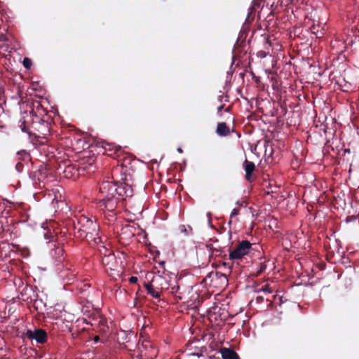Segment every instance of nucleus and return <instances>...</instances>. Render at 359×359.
<instances>
[{
    "mask_svg": "<svg viewBox=\"0 0 359 359\" xmlns=\"http://www.w3.org/2000/svg\"><path fill=\"white\" fill-rule=\"evenodd\" d=\"M99 199L97 206L109 224L116 219L120 203L126 206L127 198L133 196V187L126 182L104 181L100 185Z\"/></svg>",
    "mask_w": 359,
    "mask_h": 359,
    "instance_id": "nucleus-1",
    "label": "nucleus"
},
{
    "mask_svg": "<svg viewBox=\"0 0 359 359\" xmlns=\"http://www.w3.org/2000/svg\"><path fill=\"white\" fill-rule=\"evenodd\" d=\"M78 224L80 226L78 229L80 237L85 238L88 242H93L98 244L102 242L101 237L99 236V225L95 221L81 215L78 219Z\"/></svg>",
    "mask_w": 359,
    "mask_h": 359,
    "instance_id": "nucleus-2",
    "label": "nucleus"
},
{
    "mask_svg": "<svg viewBox=\"0 0 359 359\" xmlns=\"http://www.w3.org/2000/svg\"><path fill=\"white\" fill-rule=\"evenodd\" d=\"M102 248L104 252L102 250H100V251L103 255L102 263L105 271L113 278L120 276L123 271L121 258L116 257L111 250L104 246H102Z\"/></svg>",
    "mask_w": 359,
    "mask_h": 359,
    "instance_id": "nucleus-3",
    "label": "nucleus"
},
{
    "mask_svg": "<svg viewBox=\"0 0 359 359\" xmlns=\"http://www.w3.org/2000/svg\"><path fill=\"white\" fill-rule=\"evenodd\" d=\"M252 249V244L247 240L238 243L234 250L230 251L229 259L232 260L241 259L247 255Z\"/></svg>",
    "mask_w": 359,
    "mask_h": 359,
    "instance_id": "nucleus-4",
    "label": "nucleus"
},
{
    "mask_svg": "<svg viewBox=\"0 0 359 359\" xmlns=\"http://www.w3.org/2000/svg\"><path fill=\"white\" fill-rule=\"evenodd\" d=\"M191 290V287H181L180 285L177 283L170 287V293H171L176 300H180L183 303L189 302V294Z\"/></svg>",
    "mask_w": 359,
    "mask_h": 359,
    "instance_id": "nucleus-5",
    "label": "nucleus"
},
{
    "mask_svg": "<svg viewBox=\"0 0 359 359\" xmlns=\"http://www.w3.org/2000/svg\"><path fill=\"white\" fill-rule=\"evenodd\" d=\"M151 282L153 284L152 287H156V289L158 290L160 293H162L163 290H169L170 291V287L172 285H170L166 279L160 275L154 276Z\"/></svg>",
    "mask_w": 359,
    "mask_h": 359,
    "instance_id": "nucleus-6",
    "label": "nucleus"
},
{
    "mask_svg": "<svg viewBox=\"0 0 359 359\" xmlns=\"http://www.w3.org/2000/svg\"><path fill=\"white\" fill-rule=\"evenodd\" d=\"M25 334L29 339H34L39 344H43L47 341V333L42 329H36L34 331L28 330Z\"/></svg>",
    "mask_w": 359,
    "mask_h": 359,
    "instance_id": "nucleus-7",
    "label": "nucleus"
},
{
    "mask_svg": "<svg viewBox=\"0 0 359 359\" xmlns=\"http://www.w3.org/2000/svg\"><path fill=\"white\" fill-rule=\"evenodd\" d=\"M102 147L107 155L114 158L118 156V154L121 152V147L115 145L114 143L103 142Z\"/></svg>",
    "mask_w": 359,
    "mask_h": 359,
    "instance_id": "nucleus-8",
    "label": "nucleus"
},
{
    "mask_svg": "<svg viewBox=\"0 0 359 359\" xmlns=\"http://www.w3.org/2000/svg\"><path fill=\"white\" fill-rule=\"evenodd\" d=\"M205 248L208 252L210 260H212L213 258L217 257H225L226 256V254L223 255L224 251L220 247H214L212 244L210 243L205 245Z\"/></svg>",
    "mask_w": 359,
    "mask_h": 359,
    "instance_id": "nucleus-9",
    "label": "nucleus"
},
{
    "mask_svg": "<svg viewBox=\"0 0 359 359\" xmlns=\"http://www.w3.org/2000/svg\"><path fill=\"white\" fill-rule=\"evenodd\" d=\"M243 168L245 171V179L248 182H251L252 180V172L255 170V165L253 162L249 161L248 159L243 163Z\"/></svg>",
    "mask_w": 359,
    "mask_h": 359,
    "instance_id": "nucleus-10",
    "label": "nucleus"
},
{
    "mask_svg": "<svg viewBox=\"0 0 359 359\" xmlns=\"http://www.w3.org/2000/svg\"><path fill=\"white\" fill-rule=\"evenodd\" d=\"M144 285L147 291V294H150L155 299H160L161 294L158 290L156 289L154 287H152L153 284L151 281L147 283L144 282Z\"/></svg>",
    "mask_w": 359,
    "mask_h": 359,
    "instance_id": "nucleus-11",
    "label": "nucleus"
},
{
    "mask_svg": "<svg viewBox=\"0 0 359 359\" xmlns=\"http://www.w3.org/2000/svg\"><path fill=\"white\" fill-rule=\"evenodd\" d=\"M221 354L223 359H240L236 352L229 348H222Z\"/></svg>",
    "mask_w": 359,
    "mask_h": 359,
    "instance_id": "nucleus-12",
    "label": "nucleus"
},
{
    "mask_svg": "<svg viewBox=\"0 0 359 359\" xmlns=\"http://www.w3.org/2000/svg\"><path fill=\"white\" fill-rule=\"evenodd\" d=\"M216 133L219 136H227L230 134V130L226 123L222 122L218 123Z\"/></svg>",
    "mask_w": 359,
    "mask_h": 359,
    "instance_id": "nucleus-13",
    "label": "nucleus"
},
{
    "mask_svg": "<svg viewBox=\"0 0 359 359\" xmlns=\"http://www.w3.org/2000/svg\"><path fill=\"white\" fill-rule=\"evenodd\" d=\"M19 123H20L19 127L21 128L22 131L24 133H28L29 135V138L32 141L37 140L38 136L32 133L29 130V128L27 126L25 120H24V119L20 120Z\"/></svg>",
    "mask_w": 359,
    "mask_h": 359,
    "instance_id": "nucleus-14",
    "label": "nucleus"
},
{
    "mask_svg": "<svg viewBox=\"0 0 359 359\" xmlns=\"http://www.w3.org/2000/svg\"><path fill=\"white\" fill-rule=\"evenodd\" d=\"M214 275L216 278V280L219 282L221 286H224L227 285L228 279L224 273H222L221 272H215Z\"/></svg>",
    "mask_w": 359,
    "mask_h": 359,
    "instance_id": "nucleus-15",
    "label": "nucleus"
},
{
    "mask_svg": "<svg viewBox=\"0 0 359 359\" xmlns=\"http://www.w3.org/2000/svg\"><path fill=\"white\" fill-rule=\"evenodd\" d=\"M60 276L64 279L71 280L74 278L75 275L73 272H69V269H65L60 272Z\"/></svg>",
    "mask_w": 359,
    "mask_h": 359,
    "instance_id": "nucleus-16",
    "label": "nucleus"
},
{
    "mask_svg": "<svg viewBox=\"0 0 359 359\" xmlns=\"http://www.w3.org/2000/svg\"><path fill=\"white\" fill-rule=\"evenodd\" d=\"M135 227L134 226L128 224L121 229L122 233L129 232L133 236H135Z\"/></svg>",
    "mask_w": 359,
    "mask_h": 359,
    "instance_id": "nucleus-17",
    "label": "nucleus"
},
{
    "mask_svg": "<svg viewBox=\"0 0 359 359\" xmlns=\"http://www.w3.org/2000/svg\"><path fill=\"white\" fill-rule=\"evenodd\" d=\"M90 287V285L84 284L83 287L81 289V293L83 294L84 298L88 299L89 297V291L88 289Z\"/></svg>",
    "mask_w": 359,
    "mask_h": 359,
    "instance_id": "nucleus-18",
    "label": "nucleus"
},
{
    "mask_svg": "<svg viewBox=\"0 0 359 359\" xmlns=\"http://www.w3.org/2000/svg\"><path fill=\"white\" fill-rule=\"evenodd\" d=\"M266 269V264L265 262H262L259 265L257 269V276L260 275Z\"/></svg>",
    "mask_w": 359,
    "mask_h": 359,
    "instance_id": "nucleus-19",
    "label": "nucleus"
},
{
    "mask_svg": "<svg viewBox=\"0 0 359 359\" xmlns=\"http://www.w3.org/2000/svg\"><path fill=\"white\" fill-rule=\"evenodd\" d=\"M73 171L76 172V170L70 165H68L65 170L64 172L65 173V177H69L68 173L71 174V176H72L74 173H73Z\"/></svg>",
    "mask_w": 359,
    "mask_h": 359,
    "instance_id": "nucleus-20",
    "label": "nucleus"
},
{
    "mask_svg": "<svg viewBox=\"0 0 359 359\" xmlns=\"http://www.w3.org/2000/svg\"><path fill=\"white\" fill-rule=\"evenodd\" d=\"M239 212H240V207L233 209V210L231 213V215H230V221L229 222V224L232 222V219L239 214Z\"/></svg>",
    "mask_w": 359,
    "mask_h": 359,
    "instance_id": "nucleus-21",
    "label": "nucleus"
},
{
    "mask_svg": "<svg viewBox=\"0 0 359 359\" xmlns=\"http://www.w3.org/2000/svg\"><path fill=\"white\" fill-rule=\"evenodd\" d=\"M23 65L24 67L27 69H30V67H32V60L28 58V57H25L24 60H23Z\"/></svg>",
    "mask_w": 359,
    "mask_h": 359,
    "instance_id": "nucleus-22",
    "label": "nucleus"
},
{
    "mask_svg": "<svg viewBox=\"0 0 359 359\" xmlns=\"http://www.w3.org/2000/svg\"><path fill=\"white\" fill-rule=\"evenodd\" d=\"M262 291L267 292L268 293H271L273 292V290L269 285H266L262 287Z\"/></svg>",
    "mask_w": 359,
    "mask_h": 359,
    "instance_id": "nucleus-23",
    "label": "nucleus"
},
{
    "mask_svg": "<svg viewBox=\"0 0 359 359\" xmlns=\"http://www.w3.org/2000/svg\"><path fill=\"white\" fill-rule=\"evenodd\" d=\"M318 28L319 27L318 26H316L315 25H313V26L311 27L310 29H311V32L312 34H317V33L318 32Z\"/></svg>",
    "mask_w": 359,
    "mask_h": 359,
    "instance_id": "nucleus-24",
    "label": "nucleus"
},
{
    "mask_svg": "<svg viewBox=\"0 0 359 359\" xmlns=\"http://www.w3.org/2000/svg\"><path fill=\"white\" fill-rule=\"evenodd\" d=\"M268 53H269V52H268V53H266V51H264V50H260V51H259V52L257 53V55H258L259 57H265L267 55V54H268Z\"/></svg>",
    "mask_w": 359,
    "mask_h": 359,
    "instance_id": "nucleus-25",
    "label": "nucleus"
},
{
    "mask_svg": "<svg viewBox=\"0 0 359 359\" xmlns=\"http://www.w3.org/2000/svg\"><path fill=\"white\" fill-rule=\"evenodd\" d=\"M138 279L136 276H131L130 278H129V281L130 283H136L137 282Z\"/></svg>",
    "mask_w": 359,
    "mask_h": 359,
    "instance_id": "nucleus-26",
    "label": "nucleus"
},
{
    "mask_svg": "<svg viewBox=\"0 0 359 359\" xmlns=\"http://www.w3.org/2000/svg\"><path fill=\"white\" fill-rule=\"evenodd\" d=\"M256 300H257V302L258 303H261V302H262L264 301V297H262V296H258V297H257Z\"/></svg>",
    "mask_w": 359,
    "mask_h": 359,
    "instance_id": "nucleus-27",
    "label": "nucleus"
},
{
    "mask_svg": "<svg viewBox=\"0 0 359 359\" xmlns=\"http://www.w3.org/2000/svg\"><path fill=\"white\" fill-rule=\"evenodd\" d=\"M223 108H224V104L220 105V106H219V107H218V108H217V111H218V112H220V111L223 109Z\"/></svg>",
    "mask_w": 359,
    "mask_h": 359,
    "instance_id": "nucleus-28",
    "label": "nucleus"
},
{
    "mask_svg": "<svg viewBox=\"0 0 359 359\" xmlns=\"http://www.w3.org/2000/svg\"><path fill=\"white\" fill-rule=\"evenodd\" d=\"M90 165H92V164L95 162V159L94 158H91L90 159Z\"/></svg>",
    "mask_w": 359,
    "mask_h": 359,
    "instance_id": "nucleus-29",
    "label": "nucleus"
},
{
    "mask_svg": "<svg viewBox=\"0 0 359 359\" xmlns=\"http://www.w3.org/2000/svg\"><path fill=\"white\" fill-rule=\"evenodd\" d=\"M99 339H100V338H99V337H98V336H95V337H94V340H95V341H99Z\"/></svg>",
    "mask_w": 359,
    "mask_h": 359,
    "instance_id": "nucleus-30",
    "label": "nucleus"
},
{
    "mask_svg": "<svg viewBox=\"0 0 359 359\" xmlns=\"http://www.w3.org/2000/svg\"><path fill=\"white\" fill-rule=\"evenodd\" d=\"M266 46H271V43H270V42L269 41L268 39L266 41Z\"/></svg>",
    "mask_w": 359,
    "mask_h": 359,
    "instance_id": "nucleus-31",
    "label": "nucleus"
},
{
    "mask_svg": "<svg viewBox=\"0 0 359 359\" xmlns=\"http://www.w3.org/2000/svg\"><path fill=\"white\" fill-rule=\"evenodd\" d=\"M100 323L104 326V320H100Z\"/></svg>",
    "mask_w": 359,
    "mask_h": 359,
    "instance_id": "nucleus-32",
    "label": "nucleus"
},
{
    "mask_svg": "<svg viewBox=\"0 0 359 359\" xmlns=\"http://www.w3.org/2000/svg\"><path fill=\"white\" fill-rule=\"evenodd\" d=\"M4 111L3 108L0 107V111Z\"/></svg>",
    "mask_w": 359,
    "mask_h": 359,
    "instance_id": "nucleus-33",
    "label": "nucleus"
},
{
    "mask_svg": "<svg viewBox=\"0 0 359 359\" xmlns=\"http://www.w3.org/2000/svg\"><path fill=\"white\" fill-rule=\"evenodd\" d=\"M228 233L229 234V236H231V231H229Z\"/></svg>",
    "mask_w": 359,
    "mask_h": 359,
    "instance_id": "nucleus-34",
    "label": "nucleus"
}]
</instances>
